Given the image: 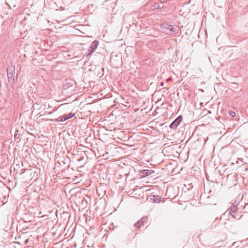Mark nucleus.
<instances>
[{
	"label": "nucleus",
	"instance_id": "f03ea898",
	"mask_svg": "<svg viewBox=\"0 0 248 248\" xmlns=\"http://www.w3.org/2000/svg\"><path fill=\"white\" fill-rule=\"evenodd\" d=\"M15 66L13 65L8 66L7 69L8 80L9 83L13 82L15 80Z\"/></svg>",
	"mask_w": 248,
	"mask_h": 248
},
{
	"label": "nucleus",
	"instance_id": "39448f33",
	"mask_svg": "<svg viewBox=\"0 0 248 248\" xmlns=\"http://www.w3.org/2000/svg\"><path fill=\"white\" fill-rule=\"evenodd\" d=\"M98 44L99 42L96 40H95L92 43L91 46L90 47V49H89V51L90 50V52L89 53L90 54L96 50Z\"/></svg>",
	"mask_w": 248,
	"mask_h": 248
},
{
	"label": "nucleus",
	"instance_id": "4468645a",
	"mask_svg": "<svg viewBox=\"0 0 248 248\" xmlns=\"http://www.w3.org/2000/svg\"><path fill=\"white\" fill-rule=\"evenodd\" d=\"M164 82H161L160 83V86H164Z\"/></svg>",
	"mask_w": 248,
	"mask_h": 248
},
{
	"label": "nucleus",
	"instance_id": "f8f14e48",
	"mask_svg": "<svg viewBox=\"0 0 248 248\" xmlns=\"http://www.w3.org/2000/svg\"><path fill=\"white\" fill-rule=\"evenodd\" d=\"M230 115L232 117H234L235 116V113L234 111H231Z\"/></svg>",
	"mask_w": 248,
	"mask_h": 248
},
{
	"label": "nucleus",
	"instance_id": "9d476101",
	"mask_svg": "<svg viewBox=\"0 0 248 248\" xmlns=\"http://www.w3.org/2000/svg\"><path fill=\"white\" fill-rule=\"evenodd\" d=\"M75 113H69L68 115H65L66 118H67V120L69 119H70L72 118L73 116H74Z\"/></svg>",
	"mask_w": 248,
	"mask_h": 248
},
{
	"label": "nucleus",
	"instance_id": "423d86ee",
	"mask_svg": "<svg viewBox=\"0 0 248 248\" xmlns=\"http://www.w3.org/2000/svg\"><path fill=\"white\" fill-rule=\"evenodd\" d=\"M155 172L154 170H144L141 171V174L142 177H145L149 175H152Z\"/></svg>",
	"mask_w": 248,
	"mask_h": 248
},
{
	"label": "nucleus",
	"instance_id": "ddd939ff",
	"mask_svg": "<svg viewBox=\"0 0 248 248\" xmlns=\"http://www.w3.org/2000/svg\"><path fill=\"white\" fill-rule=\"evenodd\" d=\"M232 217L234 218H236V219H240L241 217H242V215H241L240 217H239V218H237V217L236 216V215H232Z\"/></svg>",
	"mask_w": 248,
	"mask_h": 248
},
{
	"label": "nucleus",
	"instance_id": "20e7f679",
	"mask_svg": "<svg viewBox=\"0 0 248 248\" xmlns=\"http://www.w3.org/2000/svg\"><path fill=\"white\" fill-rule=\"evenodd\" d=\"M182 120V117L180 116L178 117L173 122L171 123L170 127L171 129H175L178 126Z\"/></svg>",
	"mask_w": 248,
	"mask_h": 248
},
{
	"label": "nucleus",
	"instance_id": "0eeeda50",
	"mask_svg": "<svg viewBox=\"0 0 248 248\" xmlns=\"http://www.w3.org/2000/svg\"><path fill=\"white\" fill-rule=\"evenodd\" d=\"M67 120V118H66L65 115H63L62 116L59 117L58 119H50V121H53V122H64Z\"/></svg>",
	"mask_w": 248,
	"mask_h": 248
},
{
	"label": "nucleus",
	"instance_id": "f257e3e1",
	"mask_svg": "<svg viewBox=\"0 0 248 248\" xmlns=\"http://www.w3.org/2000/svg\"><path fill=\"white\" fill-rule=\"evenodd\" d=\"M164 31L168 33L176 34L179 31V27L175 25L165 24L163 25Z\"/></svg>",
	"mask_w": 248,
	"mask_h": 248
},
{
	"label": "nucleus",
	"instance_id": "7ed1b4c3",
	"mask_svg": "<svg viewBox=\"0 0 248 248\" xmlns=\"http://www.w3.org/2000/svg\"><path fill=\"white\" fill-rule=\"evenodd\" d=\"M148 218L147 217H144L135 223L134 226L138 229H140L142 226H143L147 223Z\"/></svg>",
	"mask_w": 248,
	"mask_h": 248
},
{
	"label": "nucleus",
	"instance_id": "6e6552de",
	"mask_svg": "<svg viewBox=\"0 0 248 248\" xmlns=\"http://www.w3.org/2000/svg\"><path fill=\"white\" fill-rule=\"evenodd\" d=\"M151 8L152 10H155L160 9L161 8V6L159 3H155L152 5Z\"/></svg>",
	"mask_w": 248,
	"mask_h": 248
},
{
	"label": "nucleus",
	"instance_id": "9b49d317",
	"mask_svg": "<svg viewBox=\"0 0 248 248\" xmlns=\"http://www.w3.org/2000/svg\"><path fill=\"white\" fill-rule=\"evenodd\" d=\"M239 205V202L237 201H235L232 204V206H234L236 207H239L238 206Z\"/></svg>",
	"mask_w": 248,
	"mask_h": 248
},
{
	"label": "nucleus",
	"instance_id": "1a4fd4ad",
	"mask_svg": "<svg viewBox=\"0 0 248 248\" xmlns=\"http://www.w3.org/2000/svg\"><path fill=\"white\" fill-rule=\"evenodd\" d=\"M240 207H234V206H231V207H230V213H232L233 214L235 213L236 212L240 209Z\"/></svg>",
	"mask_w": 248,
	"mask_h": 248
}]
</instances>
